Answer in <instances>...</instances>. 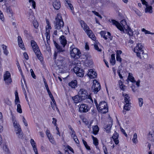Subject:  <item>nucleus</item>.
Wrapping results in <instances>:
<instances>
[{
  "mask_svg": "<svg viewBox=\"0 0 154 154\" xmlns=\"http://www.w3.org/2000/svg\"><path fill=\"white\" fill-rule=\"evenodd\" d=\"M137 134L135 133L134 134L133 137L132 139V141L135 144L137 143Z\"/></svg>",
  "mask_w": 154,
  "mask_h": 154,
  "instance_id": "nucleus-38",
  "label": "nucleus"
},
{
  "mask_svg": "<svg viewBox=\"0 0 154 154\" xmlns=\"http://www.w3.org/2000/svg\"><path fill=\"white\" fill-rule=\"evenodd\" d=\"M72 99L75 103H78L83 100L79 94L72 97Z\"/></svg>",
  "mask_w": 154,
  "mask_h": 154,
  "instance_id": "nucleus-15",
  "label": "nucleus"
},
{
  "mask_svg": "<svg viewBox=\"0 0 154 154\" xmlns=\"http://www.w3.org/2000/svg\"><path fill=\"white\" fill-rule=\"evenodd\" d=\"M29 3L32 4V7L34 9L35 8V2L34 0H29Z\"/></svg>",
  "mask_w": 154,
  "mask_h": 154,
  "instance_id": "nucleus-43",
  "label": "nucleus"
},
{
  "mask_svg": "<svg viewBox=\"0 0 154 154\" xmlns=\"http://www.w3.org/2000/svg\"><path fill=\"white\" fill-rule=\"evenodd\" d=\"M82 27L83 28L84 30L86 32L88 35H90V34L92 33V31L89 29V27L85 23L82 26Z\"/></svg>",
  "mask_w": 154,
  "mask_h": 154,
  "instance_id": "nucleus-16",
  "label": "nucleus"
},
{
  "mask_svg": "<svg viewBox=\"0 0 154 154\" xmlns=\"http://www.w3.org/2000/svg\"><path fill=\"white\" fill-rule=\"evenodd\" d=\"M31 144L33 147L34 150H36L37 149V148L36 147V145H35V143H33V144Z\"/></svg>",
  "mask_w": 154,
  "mask_h": 154,
  "instance_id": "nucleus-62",
  "label": "nucleus"
},
{
  "mask_svg": "<svg viewBox=\"0 0 154 154\" xmlns=\"http://www.w3.org/2000/svg\"><path fill=\"white\" fill-rule=\"evenodd\" d=\"M17 111L18 112L21 113L22 112V109L21 108V106L20 105L19 103L17 105Z\"/></svg>",
  "mask_w": 154,
  "mask_h": 154,
  "instance_id": "nucleus-37",
  "label": "nucleus"
},
{
  "mask_svg": "<svg viewBox=\"0 0 154 154\" xmlns=\"http://www.w3.org/2000/svg\"><path fill=\"white\" fill-rule=\"evenodd\" d=\"M149 137L151 141L154 142V131L150 132L149 134Z\"/></svg>",
  "mask_w": 154,
  "mask_h": 154,
  "instance_id": "nucleus-30",
  "label": "nucleus"
},
{
  "mask_svg": "<svg viewBox=\"0 0 154 154\" xmlns=\"http://www.w3.org/2000/svg\"><path fill=\"white\" fill-rule=\"evenodd\" d=\"M15 104L17 105L18 103H20V101L18 95V94L17 91L15 92Z\"/></svg>",
  "mask_w": 154,
  "mask_h": 154,
  "instance_id": "nucleus-29",
  "label": "nucleus"
},
{
  "mask_svg": "<svg viewBox=\"0 0 154 154\" xmlns=\"http://www.w3.org/2000/svg\"><path fill=\"white\" fill-rule=\"evenodd\" d=\"M90 109V107L84 103L80 105L79 110L81 112H86L88 111Z\"/></svg>",
  "mask_w": 154,
  "mask_h": 154,
  "instance_id": "nucleus-11",
  "label": "nucleus"
},
{
  "mask_svg": "<svg viewBox=\"0 0 154 154\" xmlns=\"http://www.w3.org/2000/svg\"><path fill=\"white\" fill-rule=\"evenodd\" d=\"M142 54L143 55V57L144 58H146L148 57V55L147 54L144 53L143 51L142 52Z\"/></svg>",
  "mask_w": 154,
  "mask_h": 154,
  "instance_id": "nucleus-58",
  "label": "nucleus"
},
{
  "mask_svg": "<svg viewBox=\"0 0 154 154\" xmlns=\"http://www.w3.org/2000/svg\"><path fill=\"white\" fill-rule=\"evenodd\" d=\"M120 82H121V83L120 82L119 83V85L120 88L122 90H124L125 88H124L125 87V85H123L122 84V83L121 82V81L120 80Z\"/></svg>",
  "mask_w": 154,
  "mask_h": 154,
  "instance_id": "nucleus-54",
  "label": "nucleus"
},
{
  "mask_svg": "<svg viewBox=\"0 0 154 154\" xmlns=\"http://www.w3.org/2000/svg\"><path fill=\"white\" fill-rule=\"evenodd\" d=\"M91 137L93 140V143L95 146L98 144V140L96 137H94L93 136L91 135Z\"/></svg>",
  "mask_w": 154,
  "mask_h": 154,
  "instance_id": "nucleus-33",
  "label": "nucleus"
},
{
  "mask_svg": "<svg viewBox=\"0 0 154 154\" xmlns=\"http://www.w3.org/2000/svg\"><path fill=\"white\" fill-rule=\"evenodd\" d=\"M31 43L32 47H33L34 46H37V45L36 43L33 40H32L31 41Z\"/></svg>",
  "mask_w": 154,
  "mask_h": 154,
  "instance_id": "nucleus-52",
  "label": "nucleus"
},
{
  "mask_svg": "<svg viewBox=\"0 0 154 154\" xmlns=\"http://www.w3.org/2000/svg\"><path fill=\"white\" fill-rule=\"evenodd\" d=\"M70 133L72 137L74 139L75 143L77 144H79V141L78 140L77 137L75 135V132H73L72 133L70 132Z\"/></svg>",
  "mask_w": 154,
  "mask_h": 154,
  "instance_id": "nucleus-22",
  "label": "nucleus"
},
{
  "mask_svg": "<svg viewBox=\"0 0 154 154\" xmlns=\"http://www.w3.org/2000/svg\"><path fill=\"white\" fill-rule=\"evenodd\" d=\"M77 84V82L76 80L72 81L69 83V85L72 88H75Z\"/></svg>",
  "mask_w": 154,
  "mask_h": 154,
  "instance_id": "nucleus-26",
  "label": "nucleus"
},
{
  "mask_svg": "<svg viewBox=\"0 0 154 154\" xmlns=\"http://www.w3.org/2000/svg\"><path fill=\"white\" fill-rule=\"evenodd\" d=\"M88 75L90 78L94 79L96 77L97 74L96 72H94L92 69H91L89 70Z\"/></svg>",
  "mask_w": 154,
  "mask_h": 154,
  "instance_id": "nucleus-14",
  "label": "nucleus"
},
{
  "mask_svg": "<svg viewBox=\"0 0 154 154\" xmlns=\"http://www.w3.org/2000/svg\"><path fill=\"white\" fill-rule=\"evenodd\" d=\"M32 11L30 10V14L28 18L29 19L31 20H32L35 19L34 16L33 15V13L32 12Z\"/></svg>",
  "mask_w": 154,
  "mask_h": 154,
  "instance_id": "nucleus-42",
  "label": "nucleus"
},
{
  "mask_svg": "<svg viewBox=\"0 0 154 154\" xmlns=\"http://www.w3.org/2000/svg\"><path fill=\"white\" fill-rule=\"evenodd\" d=\"M143 99L140 98H138L139 105L140 107L142 106L143 104Z\"/></svg>",
  "mask_w": 154,
  "mask_h": 154,
  "instance_id": "nucleus-49",
  "label": "nucleus"
},
{
  "mask_svg": "<svg viewBox=\"0 0 154 154\" xmlns=\"http://www.w3.org/2000/svg\"><path fill=\"white\" fill-rule=\"evenodd\" d=\"M30 72L31 73V75L32 77L34 79H36V76L34 73V72L32 69L30 70Z\"/></svg>",
  "mask_w": 154,
  "mask_h": 154,
  "instance_id": "nucleus-53",
  "label": "nucleus"
},
{
  "mask_svg": "<svg viewBox=\"0 0 154 154\" xmlns=\"http://www.w3.org/2000/svg\"><path fill=\"white\" fill-rule=\"evenodd\" d=\"M141 1L142 2V3L143 4L145 5L146 6L148 5L147 4V2H146L145 0H141Z\"/></svg>",
  "mask_w": 154,
  "mask_h": 154,
  "instance_id": "nucleus-64",
  "label": "nucleus"
},
{
  "mask_svg": "<svg viewBox=\"0 0 154 154\" xmlns=\"http://www.w3.org/2000/svg\"><path fill=\"white\" fill-rule=\"evenodd\" d=\"M33 24L35 28L37 29L38 26V24L37 21L36 20H34L33 21Z\"/></svg>",
  "mask_w": 154,
  "mask_h": 154,
  "instance_id": "nucleus-41",
  "label": "nucleus"
},
{
  "mask_svg": "<svg viewBox=\"0 0 154 154\" xmlns=\"http://www.w3.org/2000/svg\"><path fill=\"white\" fill-rule=\"evenodd\" d=\"M5 102L8 105H10L11 102L8 98H6L5 100Z\"/></svg>",
  "mask_w": 154,
  "mask_h": 154,
  "instance_id": "nucleus-48",
  "label": "nucleus"
},
{
  "mask_svg": "<svg viewBox=\"0 0 154 154\" xmlns=\"http://www.w3.org/2000/svg\"><path fill=\"white\" fill-rule=\"evenodd\" d=\"M0 19L2 21H3L4 19V17L3 13L0 10Z\"/></svg>",
  "mask_w": 154,
  "mask_h": 154,
  "instance_id": "nucleus-55",
  "label": "nucleus"
},
{
  "mask_svg": "<svg viewBox=\"0 0 154 154\" xmlns=\"http://www.w3.org/2000/svg\"><path fill=\"white\" fill-rule=\"evenodd\" d=\"M50 30L47 29L46 30V32L45 33V35L46 37V39L47 41H48V40H49L50 38V35L49 34Z\"/></svg>",
  "mask_w": 154,
  "mask_h": 154,
  "instance_id": "nucleus-39",
  "label": "nucleus"
},
{
  "mask_svg": "<svg viewBox=\"0 0 154 154\" xmlns=\"http://www.w3.org/2000/svg\"><path fill=\"white\" fill-rule=\"evenodd\" d=\"M17 41L18 45L22 49H24V45L21 37L19 36L18 37Z\"/></svg>",
  "mask_w": 154,
  "mask_h": 154,
  "instance_id": "nucleus-19",
  "label": "nucleus"
},
{
  "mask_svg": "<svg viewBox=\"0 0 154 154\" xmlns=\"http://www.w3.org/2000/svg\"><path fill=\"white\" fill-rule=\"evenodd\" d=\"M65 58L63 57H59L58 59L55 61L54 67L56 69H63L65 65Z\"/></svg>",
  "mask_w": 154,
  "mask_h": 154,
  "instance_id": "nucleus-3",
  "label": "nucleus"
},
{
  "mask_svg": "<svg viewBox=\"0 0 154 154\" xmlns=\"http://www.w3.org/2000/svg\"><path fill=\"white\" fill-rule=\"evenodd\" d=\"M70 48V54L72 57L75 59L79 58L81 56L80 50L77 48H74L71 46Z\"/></svg>",
  "mask_w": 154,
  "mask_h": 154,
  "instance_id": "nucleus-4",
  "label": "nucleus"
},
{
  "mask_svg": "<svg viewBox=\"0 0 154 154\" xmlns=\"http://www.w3.org/2000/svg\"><path fill=\"white\" fill-rule=\"evenodd\" d=\"M103 150L104 153H106L108 152H107V150L106 147L105 146L103 145Z\"/></svg>",
  "mask_w": 154,
  "mask_h": 154,
  "instance_id": "nucleus-63",
  "label": "nucleus"
},
{
  "mask_svg": "<svg viewBox=\"0 0 154 154\" xmlns=\"http://www.w3.org/2000/svg\"><path fill=\"white\" fill-rule=\"evenodd\" d=\"M128 79L132 82H135V81L134 79V77L132 76L131 75L130 73L129 74Z\"/></svg>",
  "mask_w": 154,
  "mask_h": 154,
  "instance_id": "nucleus-40",
  "label": "nucleus"
},
{
  "mask_svg": "<svg viewBox=\"0 0 154 154\" xmlns=\"http://www.w3.org/2000/svg\"><path fill=\"white\" fill-rule=\"evenodd\" d=\"M21 154H26L25 148L23 147L20 149Z\"/></svg>",
  "mask_w": 154,
  "mask_h": 154,
  "instance_id": "nucleus-51",
  "label": "nucleus"
},
{
  "mask_svg": "<svg viewBox=\"0 0 154 154\" xmlns=\"http://www.w3.org/2000/svg\"><path fill=\"white\" fill-rule=\"evenodd\" d=\"M99 111L103 113H105L107 112L108 108L106 103L105 101L100 102L97 107Z\"/></svg>",
  "mask_w": 154,
  "mask_h": 154,
  "instance_id": "nucleus-5",
  "label": "nucleus"
},
{
  "mask_svg": "<svg viewBox=\"0 0 154 154\" xmlns=\"http://www.w3.org/2000/svg\"><path fill=\"white\" fill-rule=\"evenodd\" d=\"M86 61H87L88 60H89V63H92V60H90V59H91V56L89 55H86Z\"/></svg>",
  "mask_w": 154,
  "mask_h": 154,
  "instance_id": "nucleus-45",
  "label": "nucleus"
},
{
  "mask_svg": "<svg viewBox=\"0 0 154 154\" xmlns=\"http://www.w3.org/2000/svg\"><path fill=\"white\" fill-rule=\"evenodd\" d=\"M100 34L101 35V36L103 37V35H105L106 34V32L105 31H101L100 32Z\"/></svg>",
  "mask_w": 154,
  "mask_h": 154,
  "instance_id": "nucleus-61",
  "label": "nucleus"
},
{
  "mask_svg": "<svg viewBox=\"0 0 154 154\" xmlns=\"http://www.w3.org/2000/svg\"><path fill=\"white\" fill-rule=\"evenodd\" d=\"M111 22L121 31L123 32L124 33H128L130 36L133 35V32L131 28L127 25L125 20H123L121 21V24L114 20H112Z\"/></svg>",
  "mask_w": 154,
  "mask_h": 154,
  "instance_id": "nucleus-1",
  "label": "nucleus"
},
{
  "mask_svg": "<svg viewBox=\"0 0 154 154\" xmlns=\"http://www.w3.org/2000/svg\"><path fill=\"white\" fill-rule=\"evenodd\" d=\"M118 134L116 132H115V133L113 134V136L112 137L115 142V143L116 144H118L119 143V141L118 139Z\"/></svg>",
  "mask_w": 154,
  "mask_h": 154,
  "instance_id": "nucleus-18",
  "label": "nucleus"
},
{
  "mask_svg": "<svg viewBox=\"0 0 154 154\" xmlns=\"http://www.w3.org/2000/svg\"><path fill=\"white\" fill-rule=\"evenodd\" d=\"M5 8L6 12L8 13V14H11V15L12 16V12L10 8V7L8 6L6 4L5 5Z\"/></svg>",
  "mask_w": 154,
  "mask_h": 154,
  "instance_id": "nucleus-32",
  "label": "nucleus"
},
{
  "mask_svg": "<svg viewBox=\"0 0 154 154\" xmlns=\"http://www.w3.org/2000/svg\"><path fill=\"white\" fill-rule=\"evenodd\" d=\"M23 123H24L25 126H27L28 124L27 123L26 121L23 116Z\"/></svg>",
  "mask_w": 154,
  "mask_h": 154,
  "instance_id": "nucleus-59",
  "label": "nucleus"
},
{
  "mask_svg": "<svg viewBox=\"0 0 154 154\" xmlns=\"http://www.w3.org/2000/svg\"><path fill=\"white\" fill-rule=\"evenodd\" d=\"M93 84L92 87V90L96 94L100 90L101 88L100 83L96 80L93 81Z\"/></svg>",
  "mask_w": 154,
  "mask_h": 154,
  "instance_id": "nucleus-8",
  "label": "nucleus"
},
{
  "mask_svg": "<svg viewBox=\"0 0 154 154\" xmlns=\"http://www.w3.org/2000/svg\"><path fill=\"white\" fill-rule=\"evenodd\" d=\"M80 69H81L79 67L77 66H75L73 68L74 72L76 74L79 71V70H80Z\"/></svg>",
  "mask_w": 154,
  "mask_h": 154,
  "instance_id": "nucleus-46",
  "label": "nucleus"
},
{
  "mask_svg": "<svg viewBox=\"0 0 154 154\" xmlns=\"http://www.w3.org/2000/svg\"><path fill=\"white\" fill-rule=\"evenodd\" d=\"M53 121L52 122V123L54 125L56 126V127H57V120L55 118H52Z\"/></svg>",
  "mask_w": 154,
  "mask_h": 154,
  "instance_id": "nucleus-50",
  "label": "nucleus"
},
{
  "mask_svg": "<svg viewBox=\"0 0 154 154\" xmlns=\"http://www.w3.org/2000/svg\"><path fill=\"white\" fill-rule=\"evenodd\" d=\"M94 46L95 49L97 50L98 51L101 52L102 51L101 49L99 48L97 44H94Z\"/></svg>",
  "mask_w": 154,
  "mask_h": 154,
  "instance_id": "nucleus-44",
  "label": "nucleus"
},
{
  "mask_svg": "<svg viewBox=\"0 0 154 154\" xmlns=\"http://www.w3.org/2000/svg\"><path fill=\"white\" fill-rule=\"evenodd\" d=\"M78 94L79 95V96L81 98V99L83 100L86 99L89 95H88L87 91L83 89L80 90L78 92Z\"/></svg>",
  "mask_w": 154,
  "mask_h": 154,
  "instance_id": "nucleus-10",
  "label": "nucleus"
},
{
  "mask_svg": "<svg viewBox=\"0 0 154 154\" xmlns=\"http://www.w3.org/2000/svg\"><path fill=\"white\" fill-rule=\"evenodd\" d=\"M3 77L4 80L6 84L9 85L12 82L11 74L8 71L6 72L4 74Z\"/></svg>",
  "mask_w": 154,
  "mask_h": 154,
  "instance_id": "nucleus-9",
  "label": "nucleus"
},
{
  "mask_svg": "<svg viewBox=\"0 0 154 154\" xmlns=\"http://www.w3.org/2000/svg\"><path fill=\"white\" fill-rule=\"evenodd\" d=\"M99 131V128L98 126L95 125L93 127V134L95 135L97 134Z\"/></svg>",
  "mask_w": 154,
  "mask_h": 154,
  "instance_id": "nucleus-27",
  "label": "nucleus"
},
{
  "mask_svg": "<svg viewBox=\"0 0 154 154\" xmlns=\"http://www.w3.org/2000/svg\"><path fill=\"white\" fill-rule=\"evenodd\" d=\"M53 5L55 9L58 10L60 7V4L59 0L54 1L53 3Z\"/></svg>",
  "mask_w": 154,
  "mask_h": 154,
  "instance_id": "nucleus-13",
  "label": "nucleus"
},
{
  "mask_svg": "<svg viewBox=\"0 0 154 154\" xmlns=\"http://www.w3.org/2000/svg\"><path fill=\"white\" fill-rule=\"evenodd\" d=\"M32 47L33 51L35 52L38 59L41 61H42L43 60V58L42 56V54L40 51L38 45H37L36 46H34Z\"/></svg>",
  "mask_w": 154,
  "mask_h": 154,
  "instance_id": "nucleus-7",
  "label": "nucleus"
},
{
  "mask_svg": "<svg viewBox=\"0 0 154 154\" xmlns=\"http://www.w3.org/2000/svg\"><path fill=\"white\" fill-rule=\"evenodd\" d=\"M90 38L91 39H92L93 40H95L96 39V37H95V35L93 34L92 32L90 34V35H88Z\"/></svg>",
  "mask_w": 154,
  "mask_h": 154,
  "instance_id": "nucleus-47",
  "label": "nucleus"
},
{
  "mask_svg": "<svg viewBox=\"0 0 154 154\" xmlns=\"http://www.w3.org/2000/svg\"><path fill=\"white\" fill-rule=\"evenodd\" d=\"M60 41L61 44L64 48L67 43V41L64 35H61L60 37Z\"/></svg>",
  "mask_w": 154,
  "mask_h": 154,
  "instance_id": "nucleus-17",
  "label": "nucleus"
},
{
  "mask_svg": "<svg viewBox=\"0 0 154 154\" xmlns=\"http://www.w3.org/2000/svg\"><path fill=\"white\" fill-rule=\"evenodd\" d=\"M16 134L19 138L22 139L23 138V134L21 130L16 131Z\"/></svg>",
  "mask_w": 154,
  "mask_h": 154,
  "instance_id": "nucleus-31",
  "label": "nucleus"
},
{
  "mask_svg": "<svg viewBox=\"0 0 154 154\" xmlns=\"http://www.w3.org/2000/svg\"><path fill=\"white\" fill-rule=\"evenodd\" d=\"M48 92V94L50 97L51 98V100L53 101V103L54 104V105H55L56 106V108L58 109L57 108L56 106V102L54 100V99L53 97V96L52 95V94L51 92L49 90L47 91Z\"/></svg>",
  "mask_w": 154,
  "mask_h": 154,
  "instance_id": "nucleus-24",
  "label": "nucleus"
},
{
  "mask_svg": "<svg viewBox=\"0 0 154 154\" xmlns=\"http://www.w3.org/2000/svg\"><path fill=\"white\" fill-rule=\"evenodd\" d=\"M54 45L57 49L58 52H61L64 51V50L56 42L54 41Z\"/></svg>",
  "mask_w": 154,
  "mask_h": 154,
  "instance_id": "nucleus-20",
  "label": "nucleus"
},
{
  "mask_svg": "<svg viewBox=\"0 0 154 154\" xmlns=\"http://www.w3.org/2000/svg\"><path fill=\"white\" fill-rule=\"evenodd\" d=\"M23 55H24V56L26 60H27L28 59H29L28 56L26 53L24 52L23 53Z\"/></svg>",
  "mask_w": 154,
  "mask_h": 154,
  "instance_id": "nucleus-60",
  "label": "nucleus"
},
{
  "mask_svg": "<svg viewBox=\"0 0 154 154\" xmlns=\"http://www.w3.org/2000/svg\"><path fill=\"white\" fill-rule=\"evenodd\" d=\"M124 100L125 103H129L130 102V97L127 94H126L125 95Z\"/></svg>",
  "mask_w": 154,
  "mask_h": 154,
  "instance_id": "nucleus-36",
  "label": "nucleus"
},
{
  "mask_svg": "<svg viewBox=\"0 0 154 154\" xmlns=\"http://www.w3.org/2000/svg\"><path fill=\"white\" fill-rule=\"evenodd\" d=\"M115 58L114 54H112L111 55V59L110 60V63L112 65H114L115 63Z\"/></svg>",
  "mask_w": 154,
  "mask_h": 154,
  "instance_id": "nucleus-28",
  "label": "nucleus"
},
{
  "mask_svg": "<svg viewBox=\"0 0 154 154\" xmlns=\"http://www.w3.org/2000/svg\"><path fill=\"white\" fill-rule=\"evenodd\" d=\"M145 12L152 13V8L151 6H149L147 5L146 6V8L145 10Z\"/></svg>",
  "mask_w": 154,
  "mask_h": 154,
  "instance_id": "nucleus-25",
  "label": "nucleus"
},
{
  "mask_svg": "<svg viewBox=\"0 0 154 154\" xmlns=\"http://www.w3.org/2000/svg\"><path fill=\"white\" fill-rule=\"evenodd\" d=\"M66 2L65 3V5L67 8L70 9L72 11V13H74L73 11V7L72 5L70 3V1L68 0H65Z\"/></svg>",
  "mask_w": 154,
  "mask_h": 154,
  "instance_id": "nucleus-21",
  "label": "nucleus"
},
{
  "mask_svg": "<svg viewBox=\"0 0 154 154\" xmlns=\"http://www.w3.org/2000/svg\"><path fill=\"white\" fill-rule=\"evenodd\" d=\"M85 100V102L87 103H88L89 105L90 104L91 105L93 103V100L90 95H89V96Z\"/></svg>",
  "mask_w": 154,
  "mask_h": 154,
  "instance_id": "nucleus-23",
  "label": "nucleus"
},
{
  "mask_svg": "<svg viewBox=\"0 0 154 154\" xmlns=\"http://www.w3.org/2000/svg\"><path fill=\"white\" fill-rule=\"evenodd\" d=\"M112 126V123L111 124H109L105 126V129H110Z\"/></svg>",
  "mask_w": 154,
  "mask_h": 154,
  "instance_id": "nucleus-56",
  "label": "nucleus"
},
{
  "mask_svg": "<svg viewBox=\"0 0 154 154\" xmlns=\"http://www.w3.org/2000/svg\"><path fill=\"white\" fill-rule=\"evenodd\" d=\"M116 60L117 61L121 62L122 61V58H121L120 56H116Z\"/></svg>",
  "mask_w": 154,
  "mask_h": 154,
  "instance_id": "nucleus-57",
  "label": "nucleus"
},
{
  "mask_svg": "<svg viewBox=\"0 0 154 154\" xmlns=\"http://www.w3.org/2000/svg\"><path fill=\"white\" fill-rule=\"evenodd\" d=\"M143 46L140 43L137 44V46L134 48V51L136 53V55L137 57L141 58V52H143Z\"/></svg>",
  "mask_w": 154,
  "mask_h": 154,
  "instance_id": "nucleus-6",
  "label": "nucleus"
},
{
  "mask_svg": "<svg viewBox=\"0 0 154 154\" xmlns=\"http://www.w3.org/2000/svg\"><path fill=\"white\" fill-rule=\"evenodd\" d=\"M12 118L15 130L17 131L21 130L20 125L19 124L17 123V122L15 119V117L13 116Z\"/></svg>",
  "mask_w": 154,
  "mask_h": 154,
  "instance_id": "nucleus-12",
  "label": "nucleus"
},
{
  "mask_svg": "<svg viewBox=\"0 0 154 154\" xmlns=\"http://www.w3.org/2000/svg\"><path fill=\"white\" fill-rule=\"evenodd\" d=\"M76 74L77 76H79V77H83L84 75L83 71L82 69H80V70H79V71Z\"/></svg>",
  "mask_w": 154,
  "mask_h": 154,
  "instance_id": "nucleus-35",
  "label": "nucleus"
},
{
  "mask_svg": "<svg viewBox=\"0 0 154 154\" xmlns=\"http://www.w3.org/2000/svg\"><path fill=\"white\" fill-rule=\"evenodd\" d=\"M55 20V21L54 22L55 29L58 30L61 29L64 26V23L60 14H57Z\"/></svg>",
  "mask_w": 154,
  "mask_h": 154,
  "instance_id": "nucleus-2",
  "label": "nucleus"
},
{
  "mask_svg": "<svg viewBox=\"0 0 154 154\" xmlns=\"http://www.w3.org/2000/svg\"><path fill=\"white\" fill-rule=\"evenodd\" d=\"M130 104V103H125V105L124 107V109L127 111L129 110L131 108V106Z\"/></svg>",
  "mask_w": 154,
  "mask_h": 154,
  "instance_id": "nucleus-34",
  "label": "nucleus"
}]
</instances>
